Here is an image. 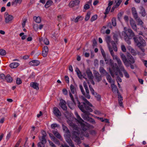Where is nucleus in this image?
Instances as JSON below:
<instances>
[{
    "label": "nucleus",
    "mask_w": 147,
    "mask_h": 147,
    "mask_svg": "<svg viewBox=\"0 0 147 147\" xmlns=\"http://www.w3.org/2000/svg\"><path fill=\"white\" fill-rule=\"evenodd\" d=\"M83 86L85 90L86 93L81 85H79V87L82 94L84 96H82V98L84 102H80L77 100L78 106L79 109L84 113L82 115V117L85 120H88L89 119L88 116L91 115L90 112H92V109L89 107H92V105L84 97V96L88 99L90 98L89 90L87 83L85 82H83Z\"/></svg>",
    "instance_id": "obj_1"
},
{
    "label": "nucleus",
    "mask_w": 147,
    "mask_h": 147,
    "mask_svg": "<svg viewBox=\"0 0 147 147\" xmlns=\"http://www.w3.org/2000/svg\"><path fill=\"white\" fill-rule=\"evenodd\" d=\"M109 70L111 75L113 77H114L115 75L118 76L119 73L121 77H123V75L120 71V69L122 71L125 77L127 78L129 77V76L127 71L124 69L122 63L120 65H118L116 63H114L113 61L111 59L109 60Z\"/></svg>",
    "instance_id": "obj_2"
},
{
    "label": "nucleus",
    "mask_w": 147,
    "mask_h": 147,
    "mask_svg": "<svg viewBox=\"0 0 147 147\" xmlns=\"http://www.w3.org/2000/svg\"><path fill=\"white\" fill-rule=\"evenodd\" d=\"M86 124L85 125L87 127V129L86 130H84V127H81V129L78 128L77 125L73 123L72 122L70 121L69 123V125L70 126H71L73 129L75 131H72L73 138L75 139L74 140L76 142H77L78 144H80L81 141L80 140L79 137V135L81 133V134L87 137L89 136V134L86 132V131L89 127L88 124L87 123H86Z\"/></svg>",
    "instance_id": "obj_3"
},
{
    "label": "nucleus",
    "mask_w": 147,
    "mask_h": 147,
    "mask_svg": "<svg viewBox=\"0 0 147 147\" xmlns=\"http://www.w3.org/2000/svg\"><path fill=\"white\" fill-rule=\"evenodd\" d=\"M124 31L122 32V35L125 41L129 45L131 43L129 40L135 36L134 33L131 29H127L126 28H124Z\"/></svg>",
    "instance_id": "obj_4"
},
{
    "label": "nucleus",
    "mask_w": 147,
    "mask_h": 147,
    "mask_svg": "<svg viewBox=\"0 0 147 147\" xmlns=\"http://www.w3.org/2000/svg\"><path fill=\"white\" fill-rule=\"evenodd\" d=\"M134 41L136 43L137 46L139 48L141 49L143 53H138V54L142 56H144L145 55L144 52L145 49L143 47L146 46V42L142 37H140L138 38V40H137L135 38H134Z\"/></svg>",
    "instance_id": "obj_5"
},
{
    "label": "nucleus",
    "mask_w": 147,
    "mask_h": 147,
    "mask_svg": "<svg viewBox=\"0 0 147 147\" xmlns=\"http://www.w3.org/2000/svg\"><path fill=\"white\" fill-rule=\"evenodd\" d=\"M105 40L108 44V46H111L110 44L111 43L113 46L114 51L117 52V48L116 43L113 41H111V38L109 36H107L105 37Z\"/></svg>",
    "instance_id": "obj_6"
},
{
    "label": "nucleus",
    "mask_w": 147,
    "mask_h": 147,
    "mask_svg": "<svg viewBox=\"0 0 147 147\" xmlns=\"http://www.w3.org/2000/svg\"><path fill=\"white\" fill-rule=\"evenodd\" d=\"M75 115L77 118V120L78 122L80 124V125L81 127H84V130H86L87 129V127L85 124L83 123L84 122V120L81 118L80 116L78 115V113L77 112L75 113Z\"/></svg>",
    "instance_id": "obj_7"
},
{
    "label": "nucleus",
    "mask_w": 147,
    "mask_h": 147,
    "mask_svg": "<svg viewBox=\"0 0 147 147\" xmlns=\"http://www.w3.org/2000/svg\"><path fill=\"white\" fill-rule=\"evenodd\" d=\"M108 48L113 59H115L117 61L118 65H120L122 62L120 59L117 55H115L113 49L111 46H109Z\"/></svg>",
    "instance_id": "obj_8"
},
{
    "label": "nucleus",
    "mask_w": 147,
    "mask_h": 147,
    "mask_svg": "<svg viewBox=\"0 0 147 147\" xmlns=\"http://www.w3.org/2000/svg\"><path fill=\"white\" fill-rule=\"evenodd\" d=\"M70 89L71 92H69V95L70 97L72 102L74 103H75L73 96L72 94H71V93L73 94H75V92H76V89L73 85H71L70 86Z\"/></svg>",
    "instance_id": "obj_9"
},
{
    "label": "nucleus",
    "mask_w": 147,
    "mask_h": 147,
    "mask_svg": "<svg viewBox=\"0 0 147 147\" xmlns=\"http://www.w3.org/2000/svg\"><path fill=\"white\" fill-rule=\"evenodd\" d=\"M5 22L6 23H9L13 19V18L12 16L8 14L7 12H5L4 15Z\"/></svg>",
    "instance_id": "obj_10"
},
{
    "label": "nucleus",
    "mask_w": 147,
    "mask_h": 147,
    "mask_svg": "<svg viewBox=\"0 0 147 147\" xmlns=\"http://www.w3.org/2000/svg\"><path fill=\"white\" fill-rule=\"evenodd\" d=\"M80 2L79 0H75L71 1L69 4V6L70 7H72L79 5Z\"/></svg>",
    "instance_id": "obj_11"
},
{
    "label": "nucleus",
    "mask_w": 147,
    "mask_h": 147,
    "mask_svg": "<svg viewBox=\"0 0 147 147\" xmlns=\"http://www.w3.org/2000/svg\"><path fill=\"white\" fill-rule=\"evenodd\" d=\"M49 51L48 48L47 46H44L43 48L42 51V55L44 57H46Z\"/></svg>",
    "instance_id": "obj_12"
},
{
    "label": "nucleus",
    "mask_w": 147,
    "mask_h": 147,
    "mask_svg": "<svg viewBox=\"0 0 147 147\" xmlns=\"http://www.w3.org/2000/svg\"><path fill=\"white\" fill-rule=\"evenodd\" d=\"M59 105L63 110H67V107L66 105V102L65 100H61Z\"/></svg>",
    "instance_id": "obj_13"
},
{
    "label": "nucleus",
    "mask_w": 147,
    "mask_h": 147,
    "mask_svg": "<svg viewBox=\"0 0 147 147\" xmlns=\"http://www.w3.org/2000/svg\"><path fill=\"white\" fill-rule=\"evenodd\" d=\"M129 21L130 25L132 29L136 31L137 30V27L135 21L131 18L130 19Z\"/></svg>",
    "instance_id": "obj_14"
},
{
    "label": "nucleus",
    "mask_w": 147,
    "mask_h": 147,
    "mask_svg": "<svg viewBox=\"0 0 147 147\" xmlns=\"http://www.w3.org/2000/svg\"><path fill=\"white\" fill-rule=\"evenodd\" d=\"M89 87L90 90L92 94L94 96H95L98 99H100V95L98 94L96 92H94V90L91 85H89Z\"/></svg>",
    "instance_id": "obj_15"
},
{
    "label": "nucleus",
    "mask_w": 147,
    "mask_h": 147,
    "mask_svg": "<svg viewBox=\"0 0 147 147\" xmlns=\"http://www.w3.org/2000/svg\"><path fill=\"white\" fill-rule=\"evenodd\" d=\"M121 57L125 65L127 67L129 66V65L128 63V60L126 58L125 55L123 54H122L121 55Z\"/></svg>",
    "instance_id": "obj_16"
},
{
    "label": "nucleus",
    "mask_w": 147,
    "mask_h": 147,
    "mask_svg": "<svg viewBox=\"0 0 147 147\" xmlns=\"http://www.w3.org/2000/svg\"><path fill=\"white\" fill-rule=\"evenodd\" d=\"M94 76L97 81L98 82L102 79L101 76L99 73L96 71H95L94 72Z\"/></svg>",
    "instance_id": "obj_17"
},
{
    "label": "nucleus",
    "mask_w": 147,
    "mask_h": 147,
    "mask_svg": "<svg viewBox=\"0 0 147 147\" xmlns=\"http://www.w3.org/2000/svg\"><path fill=\"white\" fill-rule=\"evenodd\" d=\"M53 113L57 117H60L61 115L60 112L56 107H54Z\"/></svg>",
    "instance_id": "obj_18"
},
{
    "label": "nucleus",
    "mask_w": 147,
    "mask_h": 147,
    "mask_svg": "<svg viewBox=\"0 0 147 147\" xmlns=\"http://www.w3.org/2000/svg\"><path fill=\"white\" fill-rule=\"evenodd\" d=\"M86 73L89 79H92L93 78L92 74L89 68L87 69L86 70Z\"/></svg>",
    "instance_id": "obj_19"
},
{
    "label": "nucleus",
    "mask_w": 147,
    "mask_h": 147,
    "mask_svg": "<svg viewBox=\"0 0 147 147\" xmlns=\"http://www.w3.org/2000/svg\"><path fill=\"white\" fill-rule=\"evenodd\" d=\"M128 63H129L130 64H133L135 63V60L133 57L131 55H128L127 56ZM129 65V64H128Z\"/></svg>",
    "instance_id": "obj_20"
},
{
    "label": "nucleus",
    "mask_w": 147,
    "mask_h": 147,
    "mask_svg": "<svg viewBox=\"0 0 147 147\" xmlns=\"http://www.w3.org/2000/svg\"><path fill=\"white\" fill-rule=\"evenodd\" d=\"M77 75H78V77L80 78L81 79V78H85V79H86V80L88 83V84H89V81L88 80L87 78H86V75L85 74L84 76H83V75H82L81 72L79 69H78V71H77Z\"/></svg>",
    "instance_id": "obj_21"
},
{
    "label": "nucleus",
    "mask_w": 147,
    "mask_h": 147,
    "mask_svg": "<svg viewBox=\"0 0 147 147\" xmlns=\"http://www.w3.org/2000/svg\"><path fill=\"white\" fill-rule=\"evenodd\" d=\"M40 62L37 60H33L29 62V64L31 66H37L39 65Z\"/></svg>",
    "instance_id": "obj_22"
},
{
    "label": "nucleus",
    "mask_w": 147,
    "mask_h": 147,
    "mask_svg": "<svg viewBox=\"0 0 147 147\" xmlns=\"http://www.w3.org/2000/svg\"><path fill=\"white\" fill-rule=\"evenodd\" d=\"M38 85V84L35 82H32L30 84V86L36 90L39 89Z\"/></svg>",
    "instance_id": "obj_23"
},
{
    "label": "nucleus",
    "mask_w": 147,
    "mask_h": 147,
    "mask_svg": "<svg viewBox=\"0 0 147 147\" xmlns=\"http://www.w3.org/2000/svg\"><path fill=\"white\" fill-rule=\"evenodd\" d=\"M42 136L41 138L39 137L40 140L41 141V142H43L45 143H46L47 141L45 139V137L46 136V134L45 132L43 131L42 132Z\"/></svg>",
    "instance_id": "obj_24"
},
{
    "label": "nucleus",
    "mask_w": 147,
    "mask_h": 147,
    "mask_svg": "<svg viewBox=\"0 0 147 147\" xmlns=\"http://www.w3.org/2000/svg\"><path fill=\"white\" fill-rule=\"evenodd\" d=\"M111 87L112 88V91L114 93H118V90L117 86L115 85L114 82L111 83Z\"/></svg>",
    "instance_id": "obj_25"
},
{
    "label": "nucleus",
    "mask_w": 147,
    "mask_h": 147,
    "mask_svg": "<svg viewBox=\"0 0 147 147\" xmlns=\"http://www.w3.org/2000/svg\"><path fill=\"white\" fill-rule=\"evenodd\" d=\"M132 13L135 19L138 18V15L136 8L133 7L132 8Z\"/></svg>",
    "instance_id": "obj_26"
},
{
    "label": "nucleus",
    "mask_w": 147,
    "mask_h": 147,
    "mask_svg": "<svg viewBox=\"0 0 147 147\" xmlns=\"http://www.w3.org/2000/svg\"><path fill=\"white\" fill-rule=\"evenodd\" d=\"M139 9L140 10V13L141 14L142 16L144 17L146 15V12L144 9L142 7H140Z\"/></svg>",
    "instance_id": "obj_27"
},
{
    "label": "nucleus",
    "mask_w": 147,
    "mask_h": 147,
    "mask_svg": "<svg viewBox=\"0 0 147 147\" xmlns=\"http://www.w3.org/2000/svg\"><path fill=\"white\" fill-rule=\"evenodd\" d=\"M19 65V63L17 62H13L9 65V67L11 68H15Z\"/></svg>",
    "instance_id": "obj_28"
},
{
    "label": "nucleus",
    "mask_w": 147,
    "mask_h": 147,
    "mask_svg": "<svg viewBox=\"0 0 147 147\" xmlns=\"http://www.w3.org/2000/svg\"><path fill=\"white\" fill-rule=\"evenodd\" d=\"M5 80L8 82H11L12 81V78L9 74H7L6 76Z\"/></svg>",
    "instance_id": "obj_29"
},
{
    "label": "nucleus",
    "mask_w": 147,
    "mask_h": 147,
    "mask_svg": "<svg viewBox=\"0 0 147 147\" xmlns=\"http://www.w3.org/2000/svg\"><path fill=\"white\" fill-rule=\"evenodd\" d=\"M33 19L35 22L38 23H39L41 22V19L40 17L36 16L33 17Z\"/></svg>",
    "instance_id": "obj_30"
},
{
    "label": "nucleus",
    "mask_w": 147,
    "mask_h": 147,
    "mask_svg": "<svg viewBox=\"0 0 147 147\" xmlns=\"http://www.w3.org/2000/svg\"><path fill=\"white\" fill-rule=\"evenodd\" d=\"M128 49L133 55H137V53L135 51L134 49H133L131 47H128Z\"/></svg>",
    "instance_id": "obj_31"
},
{
    "label": "nucleus",
    "mask_w": 147,
    "mask_h": 147,
    "mask_svg": "<svg viewBox=\"0 0 147 147\" xmlns=\"http://www.w3.org/2000/svg\"><path fill=\"white\" fill-rule=\"evenodd\" d=\"M106 76V78L107 81L110 82V83H113L114 82L113 81L111 80V77L107 73V74H106V75H105Z\"/></svg>",
    "instance_id": "obj_32"
},
{
    "label": "nucleus",
    "mask_w": 147,
    "mask_h": 147,
    "mask_svg": "<svg viewBox=\"0 0 147 147\" xmlns=\"http://www.w3.org/2000/svg\"><path fill=\"white\" fill-rule=\"evenodd\" d=\"M62 127L63 131H64L65 133L67 134L70 133L69 130L68 129L66 126L63 125H62Z\"/></svg>",
    "instance_id": "obj_33"
},
{
    "label": "nucleus",
    "mask_w": 147,
    "mask_h": 147,
    "mask_svg": "<svg viewBox=\"0 0 147 147\" xmlns=\"http://www.w3.org/2000/svg\"><path fill=\"white\" fill-rule=\"evenodd\" d=\"M135 19L136 20L137 22L138 23V25H142V24H143V22L140 18L138 17V18Z\"/></svg>",
    "instance_id": "obj_34"
},
{
    "label": "nucleus",
    "mask_w": 147,
    "mask_h": 147,
    "mask_svg": "<svg viewBox=\"0 0 147 147\" xmlns=\"http://www.w3.org/2000/svg\"><path fill=\"white\" fill-rule=\"evenodd\" d=\"M83 18L81 16H78L75 19L74 22L77 23L80 21H82L83 20Z\"/></svg>",
    "instance_id": "obj_35"
},
{
    "label": "nucleus",
    "mask_w": 147,
    "mask_h": 147,
    "mask_svg": "<svg viewBox=\"0 0 147 147\" xmlns=\"http://www.w3.org/2000/svg\"><path fill=\"white\" fill-rule=\"evenodd\" d=\"M99 70L101 74H103L104 75H106L107 74V73L106 71L102 67L100 68Z\"/></svg>",
    "instance_id": "obj_36"
},
{
    "label": "nucleus",
    "mask_w": 147,
    "mask_h": 147,
    "mask_svg": "<svg viewBox=\"0 0 147 147\" xmlns=\"http://www.w3.org/2000/svg\"><path fill=\"white\" fill-rule=\"evenodd\" d=\"M53 2L51 0L47 1L45 4V6L46 8L48 7L53 3Z\"/></svg>",
    "instance_id": "obj_37"
},
{
    "label": "nucleus",
    "mask_w": 147,
    "mask_h": 147,
    "mask_svg": "<svg viewBox=\"0 0 147 147\" xmlns=\"http://www.w3.org/2000/svg\"><path fill=\"white\" fill-rule=\"evenodd\" d=\"M50 137H51V138L53 140L56 144H58V145H60V143L59 142L58 140L56 139L54 136H51L50 135Z\"/></svg>",
    "instance_id": "obj_38"
},
{
    "label": "nucleus",
    "mask_w": 147,
    "mask_h": 147,
    "mask_svg": "<svg viewBox=\"0 0 147 147\" xmlns=\"http://www.w3.org/2000/svg\"><path fill=\"white\" fill-rule=\"evenodd\" d=\"M122 1V0H115V3H116L115 7H117L120 5Z\"/></svg>",
    "instance_id": "obj_39"
},
{
    "label": "nucleus",
    "mask_w": 147,
    "mask_h": 147,
    "mask_svg": "<svg viewBox=\"0 0 147 147\" xmlns=\"http://www.w3.org/2000/svg\"><path fill=\"white\" fill-rule=\"evenodd\" d=\"M90 14L91 13L90 12H88L87 13L84 19L86 21L88 20L90 18Z\"/></svg>",
    "instance_id": "obj_40"
},
{
    "label": "nucleus",
    "mask_w": 147,
    "mask_h": 147,
    "mask_svg": "<svg viewBox=\"0 0 147 147\" xmlns=\"http://www.w3.org/2000/svg\"><path fill=\"white\" fill-rule=\"evenodd\" d=\"M53 133L54 135L58 138L60 139L61 138V136L60 135L57 131H54L53 132Z\"/></svg>",
    "instance_id": "obj_41"
},
{
    "label": "nucleus",
    "mask_w": 147,
    "mask_h": 147,
    "mask_svg": "<svg viewBox=\"0 0 147 147\" xmlns=\"http://www.w3.org/2000/svg\"><path fill=\"white\" fill-rule=\"evenodd\" d=\"M6 54V52L4 49H0V55L2 56H4Z\"/></svg>",
    "instance_id": "obj_42"
},
{
    "label": "nucleus",
    "mask_w": 147,
    "mask_h": 147,
    "mask_svg": "<svg viewBox=\"0 0 147 147\" xmlns=\"http://www.w3.org/2000/svg\"><path fill=\"white\" fill-rule=\"evenodd\" d=\"M97 17V16L96 15H93L91 18L90 21L91 22H92L96 20Z\"/></svg>",
    "instance_id": "obj_43"
},
{
    "label": "nucleus",
    "mask_w": 147,
    "mask_h": 147,
    "mask_svg": "<svg viewBox=\"0 0 147 147\" xmlns=\"http://www.w3.org/2000/svg\"><path fill=\"white\" fill-rule=\"evenodd\" d=\"M44 142H40L38 143V147H45V145Z\"/></svg>",
    "instance_id": "obj_44"
},
{
    "label": "nucleus",
    "mask_w": 147,
    "mask_h": 147,
    "mask_svg": "<svg viewBox=\"0 0 147 147\" xmlns=\"http://www.w3.org/2000/svg\"><path fill=\"white\" fill-rule=\"evenodd\" d=\"M24 33L23 32L21 33L20 34V36H22V40H24L26 39V35H24Z\"/></svg>",
    "instance_id": "obj_45"
},
{
    "label": "nucleus",
    "mask_w": 147,
    "mask_h": 147,
    "mask_svg": "<svg viewBox=\"0 0 147 147\" xmlns=\"http://www.w3.org/2000/svg\"><path fill=\"white\" fill-rule=\"evenodd\" d=\"M112 24L114 26H116V22L115 18H112Z\"/></svg>",
    "instance_id": "obj_46"
},
{
    "label": "nucleus",
    "mask_w": 147,
    "mask_h": 147,
    "mask_svg": "<svg viewBox=\"0 0 147 147\" xmlns=\"http://www.w3.org/2000/svg\"><path fill=\"white\" fill-rule=\"evenodd\" d=\"M110 9H111V7H108L106 8V9L105 10V12L104 13V14L105 15H107V14H108L109 13V12L110 11Z\"/></svg>",
    "instance_id": "obj_47"
},
{
    "label": "nucleus",
    "mask_w": 147,
    "mask_h": 147,
    "mask_svg": "<svg viewBox=\"0 0 147 147\" xmlns=\"http://www.w3.org/2000/svg\"><path fill=\"white\" fill-rule=\"evenodd\" d=\"M59 125L56 123H53L51 125V127L52 129H55L56 127L59 126Z\"/></svg>",
    "instance_id": "obj_48"
},
{
    "label": "nucleus",
    "mask_w": 147,
    "mask_h": 147,
    "mask_svg": "<svg viewBox=\"0 0 147 147\" xmlns=\"http://www.w3.org/2000/svg\"><path fill=\"white\" fill-rule=\"evenodd\" d=\"M33 27L35 31H37L38 29V26L37 24H34Z\"/></svg>",
    "instance_id": "obj_49"
},
{
    "label": "nucleus",
    "mask_w": 147,
    "mask_h": 147,
    "mask_svg": "<svg viewBox=\"0 0 147 147\" xmlns=\"http://www.w3.org/2000/svg\"><path fill=\"white\" fill-rule=\"evenodd\" d=\"M43 41H44V43L46 45H48L49 43V42L48 39L46 38H45L44 39Z\"/></svg>",
    "instance_id": "obj_50"
},
{
    "label": "nucleus",
    "mask_w": 147,
    "mask_h": 147,
    "mask_svg": "<svg viewBox=\"0 0 147 147\" xmlns=\"http://www.w3.org/2000/svg\"><path fill=\"white\" fill-rule=\"evenodd\" d=\"M68 144L71 147H74V145L72 140H70L68 142Z\"/></svg>",
    "instance_id": "obj_51"
},
{
    "label": "nucleus",
    "mask_w": 147,
    "mask_h": 147,
    "mask_svg": "<svg viewBox=\"0 0 147 147\" xmlns=\"http://www.w3.org/2000/svg\"><path fill=\"white\" fill-rule=\"evenodd\" d=\"M90 7L89 5L88 4H85L84 6V8L85 10L89 9Z\"/></svg>",
    "instance_id": "obj_52"
},
{
    "label": "nucleus",
    "mask_w": 147,
    "mask_h": 147,
    "mask_svg": "<svg viewBox=\"0 0 147 147\" xmlns=\"http://www.w3.org/2000/svg\"><path fill=\"white\" fill-rule=\"evenodd\" d=\"M16 83L18 84H20L22 83V81L20 78H18L16 80Z\"/></svg>",
    "instance_id": "obj_53"
},
{
    "label": "nucleus",
    "mask_w": 147,
    "mask_h": 147,
    "mask_svg": "<svg viewBox=\"0 0 147 147\" xmlns=\"http://www.w3.org/2000/svg\"><path fill=\"white\" fill-rule=\"evenodd\" d=\"M88 120L90 122L93 124H94L96 123V122L94 120L91 118H89V119Z\"/></svg>",
    "instance_id": "obj_54"
},
{
    "label": "nucleus",
    "mask_w": 147,
    "mask_h": 147,
    "mask_svg": "<svg viewBox=\"0 0 147 147\" xmlns=\"http://www.w3.org/2000/svg\"><path fill=\"white\" fill-rule=\"evenodd\" d=\"M121 49L122 51L123 52H125L126 51V49L125 46L123 45L121 46Z\"/></svg>",
    "instance_id": "obj_55"
},
{
    "label": "nucleus",
    "mask_w": 147,
    "mask_h": 147,
    "mask_svg": "<svg viewBox=\"0 0 147 147\" xmlns=\"http://www.w3.org/2000/svg\"><path fill=\"white\" fill-rule=\"evenodd\" d=\"M63 93L65 95H67V90L65 88H64L62 90Z\"/></svg>",
    "instance_id": "obj_56"
},
{
    "label": "nucleus",
    "mask_w": 147,
    "mask_h": 147,
    "mask_svg": "<svg viewBox=\"0 0 147 147\" xmlns=\"http://www.w3.org/2000/svg\"><path fill=\"white\" fill-rule=\"evenodd\" d=\"M0 78L3 80H5L6 76L4 74H2L0 75Z\"/></svg>",
    "instance_id": "obj_57"
},
{
    "label": "nucleus",
    "mask_w": 147,
    "mask_h": 147,
    "mask_svg": "<svg viewBox=\"0 0 147 147\" xmlns=\"http://www.w3.org/2000/svg\"><path fill=\"white\" fill-rule=\"evenodd\" d=\"M113 1H111L110 0L109 1L108 7H111V6L113 4Z\"/></svg>",
    "instance_id": "obj_58"
},
{
    "label": "nucleus",
    "mask_w": 147,
    "mask_h": 147,
    "mask_svg": "<svg viewBox=\"0 0 147 147\" xmlns=\"http://www.w3.org/2000/svg\"><path fill=\"white\" fill-rule=\"evenodd\" d=\"M48 141L49 142V144H50V145L52 147H56L55 146V144L53 143V142H52L49 140Z\"/></svg>",
    "instance_id": "obj_59"
},
{
    "label": "nucleus",
    "mask_w": 147,
    "mask_h": 147,
    "mask_svg": "<svg viewBox=\"0 0 147 147\" xmlns=\"http://www.w3.org/2000/svg\"><path fill=\"white\" fill-rule=\"evenodd\" d=\"M116 80L118 83V82H122V80L121 78L118 76L117 77V78L116 79Z\"/></svg>",
    "instance_id": "obj_60"
},
{
    "label": "nucleus",
    "mask_w": 147,
    "mask_h": 147,
    "mask_svg": "<svg viewBox=\"0 0 147 147\" xmlns=\"http://www.w3.org/2000/svg\"><path fill=\"white\" fill-rule=\"evenodd\" d=\"M22 0H15V2L17 4H20Z\"/></svg>",
    "instance_id": "obj_61"
},
{
    "label": "nucleus",
    "mask_w": 147,
    "mask_h": 147,
    "mask_svg": "<svg viewBox=\"0 0 147 147\" xmlns=\"http://www.w3.org/2000/svg\"><path fill=\"white\" fill-rule=\"evenodd\" d=\"M94 113L95 114L97 115H99L101 114V113L100 111L96 110L94 111Z\"/></svg>",
    "instance_id": "obj_62"
},
{
    "label": "nucleus",
    "mask_w": 147,
    "mask_h": 147,
    "mask_svg": "<svg viewBox=\"0 0 147 147\" xmlns=\"http://www.w3.org/2000/svg\"><path fill=\"white\" fill-rule=\"evenodd\" d=\"M65 79L67 83L69 82V78L67 76H65Z\"/></svg>",
    "instance_id": "obj_63"
},
{
    "label": "nucleus",
    "mask_w": 147,
    "mask_h": 147,
    "mask_svg": "<svg viewBox=\"0 0 147 147\" xmlns=\"http://www.w3.org/2000/svg\"><path fill=\"white\" fill-rule=\"evenodd\" d=\"M124 19L126 22H128V17L127 16H125L124 17Z\"/></svg>",
    "instance_id": "obj_64"
}]
</instances>
